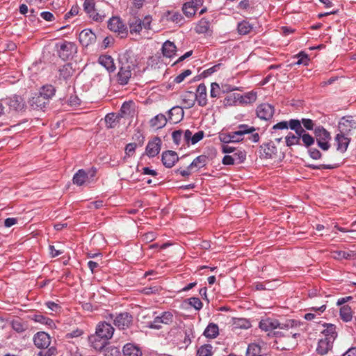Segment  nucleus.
<instances>
[{"label": "nucleus", "instance_id": "obj_60", "mask_svg": "<svg viewBox=\"0 0 356 356\" xmlns=\"http://www.w3.org/2000/svg\"><path fill=\"white\" fill-rule=\"evenodd\" d=\"M233 156L238 163H242L246 159V152L245 151L238 150L234 154Z\"/></svg>", "mask_w": 356, "mask_h": 356}, {"label": "nucleus", "instance_id": "obj_4", "mask_svg": "<svg viewBox=\"0 0 356 356\" xmlns=\"http://www.w3.org/2000/svg\"><path fill=\"white\" fill-rule=\"evenodd\" d=\"M109 316L113 320V324L120 330H126L133 325L134 317L129 312H124L116 314H111Z\"/></svg>", "mask_w": 356, "mask_h": 356}, {"label": "nucleus", "instance_id": "obj_35", "mask_svg": "<svg viewBox=\"0 0 356 356\" xmlns=\"http://www.w3.org/2000/svg\"><path fill=\"white\" fill-rule=\"evenodd\" d=\"M277 320L276 319H271V318H266L261 320L259 322V327L264 331H269L273 330L274 329L277 328Z\"/></svg>", "mask_w": 356, "mask_h": 356}, {"label": "nucleus", "instance_id": "obj_57", "mask_svg": "<svg viewBox=\"0 0 356 356\" xmlns=\"http://www.w3.org/2000/svg\"><path fill=\"white\" fill-rule=\"evenodd\" d=\"M241 102L245 104H250L254 102L257 99V94L254 92L246 93L244 96L241 97Z\"/></svg>", "mask_w": 356, "mask_h": 356}, {"label": "nucleus", "instance_id": "obj_2", "mask_svg": "<svg viewBox=\"0 0 356 356\" xmlns=\"http://www.w3.org/2000/svg\"><path fill=\"white\" fill-rule=\"evenodd\" d=\"M256 128L250 127L245 124H239L238 130L229 133H220L219 140L225 144L230 143H238L243 140V136L245 134H249L256 131Z\"/></svg>", "mask_w": 356, "mask_h": 356}, {"label": "nucleus", "instance_id": "obj_17", "mask_svg": "<svg viewBox=\"0 0 356 356\" xmlns=\"http://www.w3.org/2000/svg\"><path fill=\"white\" fill-rule=\"evenodd\" d=\"M179 161V157L176 152L172 150H167L162 153L161 161L163 165L170 168L175 165V163Z\"/></svg>", "mask_w": 356, "mask_h": 356}, {"label": "nucleus", "instance_id": "obj_6", "mask_svg": "<svg viewBox=\"0 0 356 356\" xmlns=\"http://www.w3.org/2000/svg\"><path fill=\"white\" fill-rule=\"evenodd\" d=\"M83 9L89 17L96 22H102L106 17L105 13L97 9L94 0H85Z\"/></svg>", "mask_w": 356, "mask_h": 356}, {"label": "nucleus", "instance_id": "obj_3", "mask_svg": "<svg viewBox=\"0 0 356 356\" xmlns=\"http://www.w3.org/2000/svg\"><path fill=\"white\" fill-rule=\"evenodd\" d=\"M314 134L318 147L323 151H327L331 147L330 143L331 140L330 133L323 126H318L315 127Z\"/></svg>", "mask_w": 356, "mask_h": 356}, {"label": "nucleus", "instance_id": "obj_30", "mask_svg": "<svg viewBox=\"0 0 356 356\" xmlns=\"http://www.w3.org/2000/svg\"><path fill=\"white\" fill-rule=\"evenodd\" d=\"M128 24L130 29V33H139L142 30V20L136 16H132L129 19Z\"/></svg>", "mask_w": 356, "mask_h": 356}, {"label": "nucleus", "instance_id": "obj_49", "mask_svg": "<svg viewBox=\"0 0 356 356\" xmlns=\"http://www.w3.org/2000/svg\"><path fill=\"white\" fill-rule=\"evenodd\" d=\"M159 318L161 323L165 325H170L173 322V314L170 312H164Z\"/></svg>", "mask_w": 356, "mask_h": 356}, {"label": "nucleus", "instance_id": "obj_50", "mask_svg": "<svg viewBox=\"0 0 356 356\" xmlns=\"http://www.w3.org/2000/svg\"><path fill=\"white\" fill-rule=\"evenodd\" d=\"M104 356H122L120 350L115 346H109L104 350Z\"/></svg>", "mask_w": 356, "mask_h": 356}, {"label": "nucleus", "instance_id": "obj_56", "mask_svg": "<svg viewBox=\"0 0 356 356\" xmlns=\"http://www.w3.org/2000/svg\"><path fill=\"white\" fill-rule=\"evenodd\" d=\"M220 93V88L219 84L213 82L211 84L210 96L212 98L218 97Z\"/></svg>", "mask_w": 356, "mask_h": 356}, {"label": "nucleus", "instance_id": "obj_44", "mask_svg": "<svg viewBox=\"0 0 356 356\" xmlns=\"http://www.w3.org/2000/svg\"><path fill=\"white\" fill-rule=\"evenodd\" d=\"M286 144L288 147H291L294 145H301L300 137L298 135H295L291 132H289L285 137Z\"/></svg>", "mask_w": 356, "mask_h": 356}, {"label": "nucleus", "instance_id": "obj_29", "mask_svg": "<svg viewBox=\"0 0 356 356\" xmlns=\"http://www.w3.org/2000/svg\"><path fill=\"white\" fill-rule=\"evenodd\" d=\"M12 328L17 333H22L29 329V325L27 322L22 321L17 318L13 319L10 323Z\"/></svg>", "mask_w": 356, "mask_h": 356}, {"label": "nucleus", "instance_id": "obj_53", "mask_svg": "<svg viewBox=\"0 0 356 356\" xmlns=\"http://www.w3.org/2000/svg\"><path fill=\"white\" fill-rule=\"evenodd\" d=\"M57 353V348L55 346H49L46 350L40 351L37 356H56Z\"/></svg>", "mask_w": 356, "mask_h": 356}, {"label": "nucleus", "instance_id": "obj_13", "mask_svg": "<svg viewBox=\"0 0 356 356\" xmlns=\"http://www.w3.org/2000/svg\"><path fill=\"white\" fill-rule=\"evenodd\" d=\"M161 140L159 137H154L152 140H149L145 148L146 155L149 158L156 156L161 150Z\"/></svg>", "mask_w": 356, "mask_h": 356}, {"label": "nucleus", "instance_id": "obj_26", "mask_svg": "<svg viewBox=\"0 0 356 356\" xmlns=\"http://www.w3.org/2000/svg\"><path fill=\"white\" fill-rule=\"evenodd\" d=\"M99 63L104 66L109 72H113L115 70V65L113 58L109 55H102L99 56Z\"/></svg>", "mask_w": 356, "mask_h": 356}, {"label": "nucleus", "instance_id": "obj_24", "mask_svg": "<svg viewBox=\"0 0 356 356\" xmlns=\"http://www.w3.org/2000/svg\"><path fill=\"white\" fill-rule=\"evenodd\" d=\"M334 341L328 339H320L318 343L316 351L320 355H325L332 348Z\"/></svg>", "mask_w": 356, "mask_h": 356}, {"label": "nucleus", "instance_id": "obj_58", "mask_svg": "<svg viewBox=\"0 0 356 356\" xmlns=\"http://www.w3.org/2000/svg\"><path fill=\"white\" fill-rule=\"evenodd\" d=\"M189 305L194 307L196 310H200L202 308L203 304L200 298L192 297L188 299Z\"/></svg>", "mask_w": 356, "mask_h": 356}, {"label": "nucleus", "instance_id": "obj_12", "mask_svg": "<svg viewBox=\"0 0 356 356\" xmlns=\"http://www.w3.org/2000/svg\"><path fill=\"white\" fill-rule=\"evenodd\" d=\"M34 345L39 349H47L51 344L50 336L44 332H38L33 338Z\"/></svg>", "mask_w": 356, "mask_h": 356}, {"label": "nucleus", "instance_id": "obj_28", "mask_svg": "<svg viewBox=\"0 0 356 356\" xmlns=\"http://www.w3.org/2000/svg\"><path fill=\"white\" fill-rule=\"evenodd\" d=\"M335 140L337 143V150L344 152L346 151L350 139L345 136L343 134H338L335 137Z\"/></svg>", "mask_w": 356, "mask_h": 356}, {"label": "nucleus", "instance_id": "obj_1", "mask_svg": "<svg viewBox=\"0 0 356 356\" xmlns=\"http://www.w3.org/2000/svg\"><path fill=\"white\" fill-rule=\"evenodd\" d=\"M118 61V81L120 85H126L131 77V71L136 67L135 60L130 52L126 51L119 56Z\"/></svg>", "mask_w": 356, "mask_h": 356}, {"label": "nucleus", "instance_id": "obj_16", "mask_svg": "<svg viewBox=\"0 0 356 356\" xmlns=\"http://www.w3.org/2000/svg\"><path fill=\"white\" fill-rule=\"evenodd\" d=\"M91 346L97 351L102 350L108 344V340L104 337L99 336L96 332L88 338Z\"/></svg>", "mask_w": 356, "mask_h": 356}, {"label": "nucleus", "instance_id": "obj_8", "mask_svg": "<svg viewBox=\"0 0 356 356\" xmlns=\"http://www.w3.org/2000/svg\"><path fill=\"white\" fill-rule=\"evenodd\" d=\"M277 148L273 142L264 143L259 147L260 158L264 159H276Z\"/></svg>", "mask_w": 356, "mask_h": 356}, {"label": "nucleus", "instance_id": "obj_21", "mask_svg": "<svg viewBox=\"0 0 356 356\" xmlns=\"http://www.w3.org/2000/svg\"><path fill=\"white\" fill-rule=\"evenodd\" d=\"M207 87L204 83H200L196 90V93L194 94L197 104L200 106H205L207 104Z\"/></svg>", "mask_w": 356, "mask_h": 356}, {"label": "nucleus", "instance_id": "obj_62", "mask_svg": "<svg viewBox=\"0 0 356 356\" xmlns=\"http://www.w3.org/2000/svg\"><path fill=\"white\" fill-rule=\"evenodd\" d=\"M301 124H303L304 127L307 129V130H314L315 127H314V122L311 120V119H309V118H302L301 119Z\"/></svg>", "mask_w": 356, "mask_h": 356}, {"label": "nucleus", "instance_id": "obj_7", "mask_svg": "<svg viewBox=\"0 0 356 356\" xmlns=\"http://www.w3.org/2000/svg\"><path fill=\"white\" fill-rule=\"evenodd\" d=\"M108 28L110 31L117 33L121 38L127 36V27L119 17H111L108 22Z\"/></svg>", "mask_w": 356, "mask_h": 356}, {"label": "nucleus", "instance_id": "obj_46", "mask_svg": "<svg viewBox=\"0 0 356 356\" xmlns=\"http://www.w3.org/2000/svg\"><path fill=\"white\" fill-rule=\"evenodd\" d=\"M195 100L193 92L188 91L183 95V101L187 105L188 108H192L195 105Z\"/></svg>", "mask_w": 356, "mask_h": 356}, {"label": "nucleus", "instance_id": "obj_22", "mask_svg": "<svg viewBox=\"0 0 356 356\" xmlns=\"http://www.w3.org/2000/svg\"><path fill=\"white\" fill-rule=\"evenodd\" d=\"M124 356H142V350L138 346L128 343L122 349Z\"/></svg>", "mask_w": 356, "mask_h": 356}, {"label": "nucleus", "instance_id": "obj_39", "mask_svg": "<svg viewBox=\"0 0 356 356\" xmlns=\"http://www.w3.org/2000/svg\"><path fill=\"white\" fill-rule=\"evenodd\" d=\"M339 315L344 322H349L353 318V311L350 306L346 305L340 308Z\"/></svg>", "mask_w": 356, "mask_h": 356}, {"label": "nucleus", "instance_id": "obj_32", "mask_svg": "<svg viewBox=\"0 0 356 356\" xmlns=\"http://www.w3.org/2000/svg\"><path fill=\"white\" fill-rule=\"evenodd\" d=\"M210 26V21L208 19L204 17L199 21L195 28V30L197 33H206L209 31Z\"/></svg>", "mask_w": 356, "mask_h": 356}, {"label": "nucleus", "instance_id": "obj_42", "mask_svg": "<svg viewBox=\"0 0 356 356\" xmlns=\"http://www.w3.org/2000/svg\"><path fill=\"white\" fill-rule=\"evenodd\" d=\"M87 174L83 170H79L73 177V183L81 186L86 181Z\"/></svg>", "mask_w": 356, "mask_h": 356}, {"label": "nucleus", "instance_id": "obj_20", "mask_svg": "<svg viewBox=\"0 0 356 356\" xmlns=\"http://www.w3.org/2000/svg\"><path fill=\"white\" fill-rule=\"evenodd\" d=\"M184 112L180 106H174L168 111V121L170 123L177 124L184 118Z\"/></svg>", "mask_w": 356, "mask_h": 356}, {"label": "nucleus", "instance_id": "obj_19", "mask_svg": "<svg viewBox=\"0 0 356 356\" xmlns=\"http://www.w3.org/2000/svg\"><path fill=\"white\" fill-rule=\"evenodd\" d=\"M29 106L35 110H42L49 104L40 95L38 92L35 93L34 95L29 100Z\"/></svg>", "mask_w": 356, "mask_h": 356}, {"label": "nucleus", "instance_id": "obj_33", "mask_svg": "<svg viewBox=\"0 0 356 356\" xmlns=\"http://www.w3.org/2000/svg\"><path fill=\"white\" fill-rule=\"evenodd\" d=\"M219 334V328L217 324L210 323L204 331V335L207 338L214 339Z\"/></svg>", "mask_w": 356, "mask_h": 356}, {"label": "nucleus", "instance_id": "obj_15", "mask_svg": "<svg viewBox=\"0 0 356 356\" xmlns=\"http://www.w3.org/2000/svg\"><path fill=\"white\" fill-rule=\"evenodd\" d=\"M203 4V0H191L184 3L182 10L188 17H193L199 6Z\"/></svg>", "mask_w": 356, "mask_h": 356}, {"label": "nucleus", "instance_id": "obj_43", "mask_svg": "<svg viewBox=\"0 0 356 356\" xmlns=\"http://www.w3.org/2000/svg\"><path fill=\"white\" fill-rule=\"evenodd\" d=\"M32 319L35 322L47 325L50 327H52L55 325L53 320L41 314H35Z\"/></svg>", "mask_w": 356, "mask_h": 356}, {"label": "nucleus", "instance_id": "obj_54", "mask_svg": "<svg viewBox=\"0 0 356 356\" xmlns=\"http://www.w3.org/2000/svg\"><path fill=\"white\" fill-rule=\"evenodd\" d=\"M297 56L299 59L294 63L295 65H308L309 59L307 54H305L303 51H301L297 55Z\"/></svg>", "mask_w": 356, "mask_h": 356}, {"label": "nucleus", "instance_id": "obj_27", "mask_svg": "<svg viewBox=\"0 0 356 356\" xmlns=\"http://www.w3.org/2000/svg\"><path fill=\"white\" fill-rule=\"evenodd\" d=\"M168 122V119L165 115L160 113L152 118L149 124L152 127L161 129L164 127Z\"/></svg>", "mask_w": 356, "mask_h": 356}, {"label": "nucleus", "instance_id": "obj_37", "mask_svg": "<svg viewBox=\"0 0 356 356\" xmlns=\"http://www.w3.org/2000/svg\"><path fill=\"white\" fill-rule=\"evenodd\" d=\"M208 160V156L206 155H200L192 161V163L188 166V168H202L207 165Z\"/></svg>", "mask_w": 356, "mask_h": 356}, {"label": "nucleus", "instance_id": "obj_64", "mask_svg": "<svg viewBox=\"0 0 356 356\" xmlns=\"http://www.w3.org/2000/svg\"><path fill=\"white\" fill-rule=\"evenodd\" d=\"M137 147V144L135 143H131L126 145L125 147V153L129 157L132 156L135 153L136 148Z\"/></svg>", "mask_w": 356, "mask_h": 356}, {"label": "nucleus", "instance_id": "obj_25", "mask_svg": "<svg viewBox=\"0 0 356 356\" xmlns=\"http://www.w3.org/2000/svg\"><path fill=\"white\" fill-rule=\"evenodd\" d=\"M38 93L49 103L50 99L55 95L56 88L50 84L44 85L40 88Z\"/></svg>", "mask_w": 356, "mask_h": 356}, {"label": "nucleus", "instance_id": "obj_48", "mask_svg": "<svg viewBox=\"0 0 356 356\" xmlns=\"http://www.w3.org/2000/svg\"><path fill=\"white\" fill-rule=\"evenodd\" d=\"M212 346L210 344H205L202 346L197 350L198 356H211L212 355Z\"/></svg>", "mask_w": 356, "mask_h": 356}, {"label": "nucleus", "instance_id": "obj_38", "mask_svg": "<svg viewBox=\"0 0 356 356\" xmlns=\"http://www.w3.org/2000/svg\"><path fill=\"white\" fill-rule=\"evenodd\" d=\"M264 353L262 351V348L257 343H250L248 345L246 355L247 356H262Z\"/></svg>", "mask_w": 356, "mask_h": 356}, {"label": "nucleus", "instance_id": "obj_14", "mask_svg": "<svg viewBox=\"0 0 356 356\" xmlns=\"http://www.w3.org/2000/svg\"><path fill=\"white\" fill-rule=\"evenodd\" d=\"M114 330V327L110 323L102 322L97 325L95 332L99 334V336L109 341L113 335Z\"/></svg>", "mask_w": 356, "mask_h": 356}, {"label": "nucleus", "instance_id": "obj_18", "mask_svg": "<svg viewBox=\"0 0 356 356\" xmlns=\"http://www.w3.org/2000/svg\"><path fill=\"white\" fill-rule=\"evenodd\" d=\"M96 35L90 29H84L79 36V42L83 47H88L96 41Z\"/></svg>", "mask_w": 356, "mask_h": 356}, {"label": "nucleus", "instance_id": "obj_45", "mask_svg": "<svg viewBox=\"0 0 356 356\" xmlns=\"http://www.w3.org/2000/svg\"><path fill=\"white\" fill-rule=\"evenodd\" d=\"M238 32L241 35L248 34L252 29V26L247 21H242L238 24Z\"/></svg>", "mask_w": 356, "mask_h": 356}, {"label": "nucleus", "instance_id": "obj_41", "mask_svg": "<svg viewBox=\"0 0 356 356\" xmlns=\"http://www.w3.org/2000/svg\"><path fill=\"white\" fill-rule=\"evenodd\" d=\"M295 131L296 134L298 135L304 131V128L301 126V120L291 119L288 122V127Z\"/></svg>", "mask_w": 356, "mask_h": 356}, {"label": "nucleus", "instance_id": "obj_10", "mask_svg": "<svg viewBox=\"0 0 356 356\" xmlns=\"http://www.w3.org/2000/svg\"><path fill=\"white\" fill-rule=\"evenodd\" d=\"M339 129L341 134L348 135L356 129V120L352 116L343 117L339 122Z\"/></svg>", "mask_w": 356, "mask_h": 356}, {"label": "nucleus", "instance_id": "obj_47", "mask_svg": "<svg viewBox=\"0 0 356 356\" xmlns=\"http://www.w3.org/2000/svg\"><path fill=\"white\" fill-rule=\"evenodd\" d=\"M334 257L335 259H355V255H354L353 251H349V252L341 251V250L337 251L334 252Z\"/></svg>", "mask_w": 356, "mask_h": 356}, {"label": "nucleus", "instance_id": "obj_5", "mask_svg": "<svg viewBox=\"0 0 356 356\" xmlns=\"http://www.w3.org/2000/svg\"><path fill=\"white\" fill-rule=\"evenodd\" d=\"M298 136L300 137V140L302 141V145L307 148H309L308 153L310 157L315 160L321 159L322 154L318 149L309 148L314 144L315 138L307 133L305 130H304L301 134H299Z\"/></svg>", "mask_w": 356, "mask_h": 356}, {"label": "nucleus", "instance_id": "obj_23", "mask_svg": "<svg viewBox=\"0 0 356 356\" xmlns=\"http://www.w3.org/2000/svg\"><path fill=\"white\" fill-rule=\"evenodd\" d=\"M323 326L325 327L321 333L325 335V339H328L332 341H334L337 337V332L336 331V325L332 323H324Z\"/></svg>", "mask_w": 356, "mask_h": 356}, {"label": "nucleus", "instance_id": "obj_34", "mask_svg": "<svg viewBox=\"0 0 356 356\" xmlns=\"http://www.w3.org/2000/svg\"><path fill=\"white\" fill-rule=\"evenodd\" d=\"M8 105L15 111H22L24 107V102L21 97L14 96L10 98Z\"/></svg>", "mask_w": 356, "mask_h": 356}, {"label": "nucleus", "instance_id": "obj_59", "mask_svg": "<svg viewBox=\"0 0 356 356\" xmlns=\"http://www.w3.org/2000/svg\"><path fill=\"white\" fill-rule=\"evenodd\" d=\"M161 290L159 286H147L143 289L142 291L146 295L158 293Z\"/></svg>", "mask_w": 356, "mask_h": 356}, {"label": "nucleus", "instance_id": "obj_9", "mask_svg": "<svg viewBox=\"0 0 356 356\" xmlns=\"http://www.w3.org/2000/svg\"><path fill=\"white\" fill-rule=\"evenodd\" d=\"M76 52V47L74 43L71 42H64L60 45L58 49V55L63 60H68L72 58Z\"/></svg>", "mask_w": 356, "mask_h": 356}, {"label": "nucleus", "instance_id": "obj_52", "mask_svg": "<svg viewBox=\"0 0 356 356\" xmlns=\"http://www.w3.org/2000/svg\"><path fill=\"white\" fill-rule=\"evenodd\" d=\"M166 17L168 18V19L176 23H179L183 19L181 14L179 12L168 11Z\"/></svg>", "mask_w": 356, "mask_h": 356}, {"label": "nucleus", "instance_id": "obj_55", "mask_svg": "<svg viewBox=\"0 0 356 356\" xmlns=\"http://www.w3.org/2000/svg\"><path fill=\"white\" fill-rule=\"evenodd\" d=\"M117 116L115 113H108L106 115L105 121L108 128H113L115 126Z\"/></svg>", "mask_w": 356, "mask_h": 356}, {"label": "nucleus", "instance_id": "obj_61", "mask_svg": "<svg viewBox=\"0 0 356 356\" xmlns=\"http://www.w3.org/2000/svg\"><path fill=\"white\" fill-rule=\"evenodd\" d=\"M191 73L192 72L191 70H184L183 72H181L175 78L174 82L176 83H181L185 79V78L191 75Z\"/></svg>", "mask_w": 356, "mask_h": 356}, {"label": "nucleus", "instance_id": "obj_11", "mask_svg": "<svg viewBox=\"0 0 356 356\" xmlns=\"http://www.w3.org/2000/svg\"><path fill=\"white\" fill-rule=\"evenodd\" d=\"M256 113L257 117L261 120H268L273 118L275 113V108L270 104H261L257 106Z\"/></svg>", "mask_w": 356, "mask_h": 356}, {"label": "nucleus", "instance_id": "obj_51", "mask_svg": "<svg viewBox=\"0 0 356 356\" xmlns=\"http://www.w3.org/2000/svg\"><path fill=\"white\" fill-rule=\"evenodd\" d=\"M306 167H307L309 169L312 170H330L334 169L337 167L336 165H331V164H321V165H314V164H307L306 165Z\"/></svg>", "mask_w": 356, "mask_h": 356}, {"label": "nucleus", "instance_id": "obj_63", "mask_svg": "<svg viewBox=\"0 0 356 356\" xmlns=\"http://www.w3.org/2000/svg\"><path fill=\"white\" fill-rule=\"evenodd\" d=\"M183 131L181 130L174 131L172 134V140L175 144L179 145L182 138Z\"/></svg>", "mask_w": 356, "mask_h": 356}, {"label": "nucleus", "instance_id": "obj_36", "mask_svg": "<svg viewBox=\"0 0 356 356\" xmlns=\"http://www.w3.org/2000/svg\"><path fill=\"white\" fill-rule=\"evenodd\" d=\"M58 71L60 78H63L65 80L71 77L74 72L72 65L70 63H67L63 65L60 67Z\"/></svg>", "mask_w": 356, "mask_h": 356}, {"label": "nucleus", "instance_id": "obj_40", "mask_svg": "<svg viewBox=\"0 0 356 356\" xmlns=\"http://www.w3.org/2000/svg\"><path fill=\"white\" fill-rule=\"evenodd\" d=\"M277 328L284 330L285 332L290 333L289 330H293L294 326L297 325V323L294 320H288L285 323H280L277 320Z\"/></svg>", "mask_w": 356, "mask_h": 356}, {"label": "nucleus", "instance_id": "obj_31", "mask_svg": "<svg viewBox=\"0 0 356 356\" xmlns=\"http://www.w3.org/2000/svg\"><path fill=\"white\" fill-rule=\"evenodd\" d=\"M175 44L169 40L165 41L162 47V52L164 56L171 58L176 52Z\"/></svg>", "mask_w": 356, "mask_h": 356}]
</instances>
